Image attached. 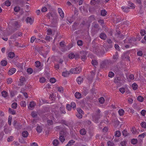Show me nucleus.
<instances>
[{
    "instance_id": "obj_29",
    "label": "nucleus",
    "mask_w": 146,
    "mask_h": 146,
    "mask_svg": "<svg viewBox=\"0 0 146 146\" xmlns=\"http://www.w3.org/2000/svg\"><path fill=\"white\" fill-rule=\"evenodd\" d=\"M46 80L43 77H41L39 80V81L41 83H43L45 82Z\"/></svg>"
},
{
    "instance_id": "obj_18",
    "label": "nucleus",
    "mask_w": 146,
    "mask_h": 146,
    "mask_svg": "<svg viewBox=\"0 0 146 146\" xmlns=\"http://www.w3.org/2000/svg\"><path fill=\"white\" fill-rule=\"evenodd\" d=\"M35 105V103L33 102H31L29 104V106L28 107L30 109V108H33L34 106Z\"/></svg>"
},
{
    "instance_id": "obj_37",
    "label": "nucleus",
    "mask_w": 146,
    "mask_h": 146,
    "mask_svg": "<svg viewBox=\"0 0 146 146\" xmlns=\"http://www.w3.org/2000/svg\"><path fill=\"white\" fill-rule=\"evenodd\" d=\"M41 10L42 12H45L47 11V9L45 7H42Z\"/></svg>"
},
{
    "instance_id": "obj_17",
    "label": "nucleus",
    "mask_w": 146,
    "mask_h": 146,
    "mask_svg": "<svg viewBox=\"0 0 146 146\" xmlns=\"http://www.w3.org/2000/svg\"><path fill=\"white\" fill-rule=\"evenodd\" d=\"M121 135V133L119 131H117L115 133V136L117 137H119Z\"/></svg>"
},
{
    "instance_id": "obj_19",
    "label": "nucleus",
    "mask_w": 146,
    "mask_h": 146,
    "mask_svg": "<svg viewBox=\"0 0 146 146\" xmlns=\"http://www.w3.org/2000/svg\"><path fill=\"white\" fill-rule=\"evenodd\" d=\"M132 87L133 90H135L137 89L138 86L136 83H134L133 84Z\"/></svg>"
},
{
    "instance_id": "obj_62",
    "label": "nucleus",
    "mask_w": 146,
    "mask_h": 146,
    "mask_svg": "<svg viewBox=\"0 0 146 146\" xmlns=\"http://www.w3.org/2000/svg\"><path fill=\"white\" fill-rule=\"evenodd\" d=\"M58 90L61 93H62L63 92V88L62 87L58 88Z\"/></svg>"
},
{
    "instance_id": "obj_6",
    "label": "nucleus",
    "mask_w": 146,
    "mask_h": 146,
    "mask_svg": "<svg viewBox=\"0 0 146 146\" xmlns=\"http://www.w3.org/2000/svg\"><path fill=\"white\" fill-rule=\"evenodd\" d=\"M34 19H32L31 18L28 17L26 19V21L27 23H29L30 24H32L33 21H34Z\"/></svg>"
},
{
    "instance_id": "obj_22",
    "label": "nucleus",
    "mask_w": 146,
    "mask_h": 146,
    "mask_svg": "<svg viewBox=\"0 0 146 146\" xmlns=\"http://www.w3.org/2000/svg\"><path fill=\"white\" fill-rule=\"evenodd\" d=\"M1 94L2 96L4 97H6L8 95V93L5 91H3L1 92Z\"/></svg>"
},
{
    "instance_id": "obj_1",
    "label": "nucleus",
    "mask_w": 146,
    "mask_h": 146,
    "mask_svg": "<svg viewBox=\"0 0 146 146\" xmlns=\"http://www.w3.org/2000/svg\"><path fill=\"white\" fill-rule=\"evenodd\" d=\"M100 110L98 109L96 113L92 115V118L93 121L95 123H97L98 122V120L101 117V115L100 114Z\"/></svg>"
},
{
    "instance_id": "obj_23",
    "label": "nucleus",
    "mask_w": 146,
    "mask_h": 146,
    "mask_svg": "<svg viewBox=\"0 0 146 146\" xmlns=\"http://www.w3.org/2000/svg\"><path fill=\"white\" fill-rule=\"evenodd\" d=\"M1 64L3 66H6L7 64V61L5 60H3L1 62Z\"/></svg>"
},
{
    "instance_id": "obj_8",
    "label": "nucleus",
    "mask_w": 146,
    "mask_h": 146,
    "mask_svg": "<svg viewBox=\"0 0 146 146\" xmlns=\"http://www.w3.org/2000/svg\"><path fill=\"white\" fill-rule=\"evenodd\" d=\"M22 35V33L20 32H19L17 34H14V35L11 36V38H15L17 37L18 36H20Z\"/></svg>"
},
{
    "instance_id": "obj_15",
    "label": "nucleus",
    "mask_w": 146,
    "mask_h": 146,
    "mask_svg": "<svg viewBox=\"0 0 146 146\" xmlns=\"http://www.w3.org/2000/svg\"><path fill=\"white\" fill-rule=\"evenodd\" d=\"M75 97L78 99H79L81 98V94L78 92H76L75 94Z\"/></svg>"
},
{
    "instance_id": "obj_10",
    "label": "nucleus",
    "mask_w": 146,
    "mask_h": 146,
    "mask_svg": "<svg viewBox=\"0 0 146 146\" xmlns=\"http://www.w3.org/2000/svg\"><path fill=\"white\" fill-rule=\"evenodd\" d=\"M22 135L24 137H27L29 135V133L27 131H25L22 133Z\"/></svg>"
},
{
    "instance_id": "obj_2",
    "label": "nucleus",
    "mask_w": 146,
    "mask_h": 146,
    "mask_svg": "<svg viewBox=\"0 0 146 146\" xmlns=\"http://www.w3.org/2000/svg\"><path fill=\"white\" fill-rule=\"evenodd\" d=\"M77 71H76V68H73L71 69L70 70V73L72 74H79L81 71L82 69L80 67H79L77 68Z\"/></svg>"
},
{
    "instance_id": "obj_56",
    "label": "nucleus",
    "mask_w": 146,
    "mask_h": 146,
    "mask_svg": "<svg viewBox=\"0 0 146 146\" xmlns=\"http://www.w3.org/2000/svg\"><path fill=\"white\" fill-rule=\"evenodd\" d=\"M20 7L18 6H16L14 8V10L15 11L18 12L20 9Z\"/></svg>"
},
{
    "instance_id": "obj_5",
    "label": "nucleus",
    "mask_w": 146,
    "mask_h": 146,
    "mask_svg": "<svg viewBox=\"0 0 146 146\" xmlns=\"http://www.w3.org/2000/svg\"><path fill=\"white\" fill-rule=\"evenodd\" d=\"M16 70L15 68H12L8 71V74L10 75H12L15 72Z\"/></svg>"
},
{
    "instance_id": "obj_47",
    "label": "nucleus",
    "mask_w": 146,
    "mask_h": 146,
    "mask_svg": "<svg viewBox=\"0 0 146 146\" xmlns=\"http://www.w3.org/2000/svg\"><path fill=\"white\" fill-rule=\"evenodd\" d=\"M122 134L124 136L126 137L128 135V133L126 130H124L122 132Z\"/></svg>"
},
{
    "instance_id": "obj_49",
    "label": "nucleus",
    "mask_w": 146,
    "mask_h": 146,
    "mask_svg": "<svg viewBox=\"0 0 146 146\" xmlns=\"http://www.w3.org/2000/svg\"><path fill=\"white\" fill-rule=\"evenodd\" d=\"M141 127L144 128H146V123L145 122H142L141 124Z\"/></svg>"
},
{
    "instance_id": "obj_9",
    "label": "nucleus",
    "mask_w": 146,
    "mask_h": 146,
    "mask_svg": "<svg viewBox=\"0 0 146 146\" xmlns=\"http://www.w3.org/2000/svg\"><path fill=\"white\" fill-rule=\"evenodd\" d=\"M69 74L70 73L68 71L66 70L65 72H62V75L64 77H67L69 76Z\"/></svg>"
},
{
    "instance_id": "obj_30",
    "label": "nucleus",
    "mask_w": 146,
    "mask_h": 146,
    "mask_svg": "<svg viewBox=\"0 0 146 146\" xmlns=\"http://www.w3.org/2000/svg\"><path fill=\"white\" fill-rule=\"evenodd\" d=\"M13 82V80L11 78H9L7 79V83L8 84H10Z\"/></svg>"
},
{
    "instance_id": "obj_12",
    "label": "nucleus",
    "mask_w": 146,
    "mask_h": 146,
    "mask_svg": "<svg viewBox=\"0 0 146 146\" xmlns=\"http://www.w3.org/2000/svg\"><path fill=\"white\" fill-rule=\"evenodd\" d=\"M100 37L102 39L104 40L106 39V36L105 34L104 33H102L100 35Z\"/></svg>"
},
{
    "instance_id": "obj_52",
    "label": "nucleus",
    "mask_w": 146,
    "mask_h": 146,
    "mask_svg": "<svg viewBox=\"0 0 146 146\" xmlns=\"http://www.w3.org/2000/svg\"><path fill=\"white\" fill-rule=\"evenodd\" d=\"M125 89L124 88H121L119 89L120 92L122 94H123L125 92Z\"/></svg>"
},
{
    "instance_id": "obj_13",
    "label": "nucleus",
    "mask_w": 146,
    "mask_h": 146,
    "mask_svg": "<svg viewBox=\"0 0 146 146\" xmlns=\"http://www.w3.org/2000/svg\"><path fill=\"white\" fill-rule=\"evenodd\" d=\"M60 110L61 113L64 114L66 113L65 110L64 106H62L60 107Z\"/></svg>"
},
{
    "instance_id": "obj_43",
    "label": "nucleus",
    "mask_w": 146,
    "mask_h": 146,
    "mask_svg": "<svg viewBox=\"0 0 146 146\" xmlns=\"http://www.w3.org/2000/svg\"><path fill=\"white\" fill-rule=\"evenodd\" d=\"M59 139L62 142H64L65 140V139L64 136L62 135H60L59 137Z\"/></svg>"
},
{
    "instance_id": "obj_35",
    "label": "nucleus",
    "mask_w": 146,
    "mask_h": 146,
    "mask_svg": "<svg viewBox=\"0 0 146 146\" xmlns=\"http://www.w3.org/2000/svg\"><path fill=\"white\" fill-rule=\"evenodd\" d=\"M137 100L141 102H142L143 100V98L141 96H138L137 98Z\"/></svg>"
},
{
    "instance_id": "obj_42",
    "label": "nucleus",
    "mask_w": 146,
    "mask_h": 146,
    "mask_svg": "<svg viewBox=\"0 0 146 146\" xmlns=\"http://www.w3.org/2000/svg\"><path fill=\"white\" fill-rule=\"evenodd\" d=\"M31 115L32 117H35L37 116V114L36 112L34 111H32L31 112Z\"/></svg>"
},
{
    "instance_id": "obj_4",
    "label": "nucleus",
    "mask_w": 146,
    "mask_h": 146,
    "mask_svg": "<svg viewBox=\"0 0 146 146\" xmlns=\"http://www.w3.org/2000/svg\"><path fill=\"white\" fill-rule=\"evenodd\" d=\"M58 10L60 16L62 18H64V14L62 9L60 8H58Z\"/></svg>"
},
{
    "instance_id": "obj_21",
    "label": "nucleus",
    "mask_w": 146,
    "mask_h": 146,
    "mask_svg": "<svg viewBox=\"0 0 146 146\" xmlns=\"http://www.w3.org/2000/svg\"><path fill=\"white\" fill-rule=\"evenodd\" d=\"M80 132L81 135H84L86 134V131L85 129H83L80 131Z\"/></svg>"
},
{
    "instance_id": "obj_55",
    "label": "nucleus",
    "mask_w": 146,
    "mask_h": 146,
    "mask_svg": "<svg viewBox=\"0 0 146 146\" xmlns=\"http://www.w3.org/2000/svg\"><path fill=\"white\" fill-rule=\"evenodd\" d=\"M71 107L73 108H75L76 107V105L75 102H72L71 103Z\"/></svg>"
},
{
    "instance_id": "obj_64",
    "label": "nucleus",
    "mask_w": 146,
    "mask_h": 146,
    "mask_svg": "<svg viewBox=\"0 0 146 146\" xmlns=\"http://www.w3.org/2000/svg\"><path fill=\"white\" fill-rule=\"evenodd\" d=\"M146 135V133H143L139 135V137H142L143 138Z\"/></svg>"
},
{
    "instance_id": "obj_39",
    "label": "nucleus",
    "mask_w": 146,
    "mask_h": 146,
    "mask_svg": "<svg viewBox=\"0 0 146 146\" xmlns=\"http://www.w3.org/2000/svg\"><path fill=\"white\" fill-rule=\"evenodd\" d=\"M5 4L7 7L11 5L10 2L9 0H7L5 1Z\"/></svg>"
},
{
    "instance_id": "obj_41",
    "label": "nucleus",
    "mask_w": 146,
    "mask_h": 146,
    "mask_svg": "<svg viewBox=\"0 0 146 146\" xmlns=\"http://www.w3.org/2000/svg\"><path fill=\"white\" fill-rule=\"evenodd\" d=\"M114 73L111 71L109 73L108 76L110 78H112L114 76Z\"/></svg>"
},
{
    "instance_id": "obj_28",
    "label": "nucleus",
    "mask_w": 146,
    "mask_h": 146,
    "mask_svg": "<svg viewBox=\"0 0 146 146\" xmlns=\"http://www.w3.org/2000/svg\"><path fill=\"white\" fill-rule=\"evenodd\" d=\"M137 142V140L136 139H133L131 140V143L133 144H135Z\"/></svg>"
},
{
    "instance_id": "obj_58",
    "label": "nucleus",
    "mask_w": 146,
    "mask_h": 146,
    "mask_svg": "<svg viewBox=\"0 0 146 146\" xmlns=\"http://www.w3.org/2000/svg\"><path fill=\"white\" fill-rule=\"evenodd\" d=\"M113 58L115 60H117L118 58V55L117 53L115 54L113 56Z\"/></svg>"
},
{
    "instance_id": "obj_20",
    "label": "nucleus",
    "mask_w": 146,
    "mask_h": 146,
    "mask_svg": "<svg viewBox=\"0 0 146 146\" xmlns=\"http://www.w3.org/2000/svg\"><path fill=\"white\" fill-rule=\"evenodd\" d=\"M15 54L14 52H10L9 53L8 56L10 58H13L15 56Z\"/></svg>"
},
{
    "instance_id": "obj_7",
    "label": "nucleus",
    "mask_w": 146,
    "mask_h": 146,
    "mask_svg": "<svg viewBox=\"0 0 146 146\" xmlns=\"http://www.w3.org/2000/svg\"><path fill=\"white\" fill-rule=\"evenodd\" d=\"M25 82V79L24 78H22L20 79V82L18 84V86H21L23 85Z\"/></svg>"
},
{
    "instance_id": "obj_25",
    "label": "nucleus",
    "mask_w": 146,
    "mask_h": 146,
    "mask_svg": "<svg viewBox=\"0 0 146 146\" xmlns=\"http://www.w3.org/2000/svg\"><path fill=\"white\" fill-rule=\"evenodd\" d=\"M99 102L101 104H103L104 103L105 100L103 97H101L99 99Z\"/></svg>"
},
{
    "instance_id": "obj_44",
    "label": "nucleus",
    "mask_w": 146,
    "mask_h": 146,
    "mask_svg": "<svg viewBox=\"0 0 146 146\" xmlns=\"http://www.w3.org/2000/svg\"><path fill=\"white\" fill-rule=\"evenodd\" d=\"M77 110L78 112V113H80L83 114L84 113L83 111L80 108H78Z\"/></svg>"
},
{
    "instance_id": "obj_57",
    "label": "nucleus",
    "mask_w": 146,
    "mask_h": 146,
    "mask_svg": "<svg viewBox=\"0 0 146 146\" xmlns=\"http://www.w3.org/2000/svg\"><path fill=\"white\" fill-rule=\"evenodd\" d=\"M56 80L54 78H51L50 79V82L52 83H55L56 82Z\"/></svg>"
},
{
    "instance_id": "obj_61",
    "label": "nucleus",
    "mask_w": 146,
    "mask_h": 146,
    "mask_svg": "<svg viewBox=\"0 0 146 146\" xmlns=\"http://www.w3.org/2000/svg\"><path fill=\"white\" fill-rule=\"evenodd\" d=\"M141 113L143 116H144L145 115L146 113V111L144 110H142L141 111Z\"/></svg>"
},
{
    "instance_id": "obj_53",
    "label": "nucleus",
    "mask_w": 146,
    "mask_h": 146,
    "mask_svg": "<svg viewBox=\"0 0 146 146\" xmlns=\"http://www.w3.org/2000/svg\"><path fill=\"white\" fill-rule=\"evenodd\" d=\"M76 116L79 119H81L82 117V114L78 113L76 115Z\"/></svg>"
},
{
    "instance_id": "obj_16",
    "label": "nucleus",
    "mask_w": 146,
    "mask_h": 146,
    "mask_svg": "<svg viewBox=\"0 0 146 146\" xmlns=\"http://www.w3.org/2000/svg\"><path fill=\"white\" fill-rule=\"evenodd\" d=\"M59 144V141L57 139H54L53 141V144L54 146H58Z\"/></svg>"
},
{
    "instance_id": "obj_14",
    "label": "nucleus",
    "mask_w": 146,
    "mask_h": 146,
    "mask_svg": "<svg viewBox=\"0 0 146 146\" xmlns=\"http://www.w3.org/2000/svg\"><path fill=\"white\" fill-rule=\"evenodd\" d=\"M118 113L120 116H122L124 114V111L122 109H120L118 111Z\"/></svg>"
},
{
    "instance_id": "obj_51",
    "label": "nucleus",
    "mask_w": 146,
    "mask_h": 146,
    "mask_svg": "<svg viewBox=\"0 0 146 146\" xmlns=\"http://www.w3.org/2000/svg\"><path fill=\"white\" fill-rule=\"evenodd\" d=\"M140 33L142 36H144L145 34V31L144 30H141L140 31Z\"/></svg>"
},
{
    "instance_id": "obj_63",
    "label": "nucleus",
    "mask_w": 146,
    "mask_h": 146,
    "mask_svg": "<svg viewBox=\"0 0 146 146\" xmlns=\"http://www.w3.org/2000/svg\"><path fill=\"white\" fill-rule=\"evenodd\" d=\"M126 142L125 141H123L120 144L122 146H125L126 145Z\"/></svg>"
},
{
    "instance_id": "obj_11",
    "label": "nucleus",
    "mask_w": 146,
    "mask_h": 146,
    "mask_svg": "<svg viewBox=\"0 0 146 146\" xmlns=\"http://www.w3.org/2000/svg\"><path fill=\"white\" fill-rule=\"evenodd\" d=\"M76 80L78 84H80L83 82V78L80 77H78L76 79Z\"/></svg>"
},
{
    "instance_id": "obj_32",
    "label": "nucleus",
    "mask_w": 146,
    "mask_h": 146,
    "mask_svg": "<svg viewBox=\"0 0 146 146\" xmlns=\"http://www.w3.org/2000/svg\"><path fill=\"white\" fill-rule=\"evenodd\" d=\"M75 56V55L74 53L70 54L68 55L69 57L71 59L74 58Z\"/></svg>"
},
{
    "instance_id": "obj_59",
    "label": "nucleus",
    "mask_w": 146,
    "mask_h": 146,
    "mask_svg": "<svg viewBox=\"0 0 146 146\" xmlns=\"http://www.w3.org/2000/svg\"><path fill=\"white\" fill-rule=\"evenodd\" d=\"M129 78L130 80H133L134 78V75L132 74H130L129 76Z\"/></svg>"
},
{
    "instance_id": "obj_60",
    "label": "nucleus",
    "mask_w": 146,
    "mask_h": 146,
    "mask_svg": "<svg viewBox=\"0 0 146 146\" xmlns=\"http://www.w3.org/2000/svg\"><path fill=\"white\" fill-rule=\"evenodd\" d=\"M35 39L36 38L34 36H32L31 38V42L32 43H33Z\"/></svg>"
},
{
    "instance_id": "obj_54",
    "label": "nucleus",
    "mask_w": 146,
    "mask_h": 146,
    "mask_svg": "<svg viewBox=\"0 0 146 146\" xmlns=\"http://www.w3.org/2000/svg\"><path fill=\"white\" fill-rule=\"evenodd\" d=\"M52 38L49 36H46L45 37V40L47 41H50L51 40H52Z\"/></svg>"
},
{
    "instance_id": "obj_26",
    "label": "nucleus",
    "mask_w": 146,
    "mask_h": 146,
    "mask_svg": "<svg viewBox=\"0 0 146 146\" xmlns=\"http://www.w3.org/2000/svg\"><path fill=\"white\" fill-rule=\"evenodd\" d=\"M75 142L73 140H70L68 142L66 146H70L72 145Z\"/></svg>"
},
{
    "instance_id": "obj_33",
    "label": "nucleus",
    "mask_w": 146,
    "mask_h": 146,
    "mask_svg": "<svg viewBox=\"0 0 146 146\" xmlns=\"http://www.w3.org/2000/svg\"><path fill=\"white\" fill-rule=\"evenodd\" d=\"M92 63L93 65H97L98 64V62L96 60H92Z\"/></svg>"
},
{
    "instance_id": "obj_50",
    "label": "nucleus",
    "mask_w": 146,
    "mask_h": 146,
    "mask_svg": "<svg viewBox=\"0 0 146 146\" xmlns=\"http://www.w3.org/2000/svg\"><path fill=\"white\" fill-rule=\"evenodd\" d=\"M129 5L130 6V7H131V8L132 9H134L135 8V6L134 4L132 3H129Z\"/></svg>"
},
{
    "instance_id": "obj_38",
    "label": "nucleus",
    "mask_w": 146,
    "mask_h": 146,
    "mask_svg": "<svg viewBox=\"0 0 146 146\" xmlns=\"http://www.w3.org/2000/svg\"><path fill=\"white\" fill-rule=\"evenodd\" d=\"M77 44L79 46H81L83 45V42L82 40H79L77 41Z\"/></svg>"
},
{
    "instance_id": "obj_45",
    "label": "nucleus",
    "mask_w": 146,
    "mask_h": 146,
    "mask_svg": "<svg viewBox=\"0 0 146 146\" xmlns=\"http://www.w3.org/2000/svg\"><path fill=\"white\" fill-rule=\"evenodd\" d=\"M35 66L37 67H39L40 66V63L39 61H36L35 62Z\"/></svg>"
},
{
    "instance_id": "obj_46",
    "label": "nucleus",
    "mask_w": 146,
    "mask_h": 146,
    "mask_svg": "<svg viewBox=\"0 0 146 146\" xmlns=\"http://www.w3.org/2000/svg\"><path fill=\"white\" fill-rule=\"evenodd\" d=\"M21 105L22 107H25L26 106V103L25 101H22L21 102Z\"/></svg>"
},
{
    "instance_id": "obj_27",
    "label": "nucleus",
    "mask_w": 146,
    "mask_h": 146,
    "mask_svg": "<svg viewBox=\"0 0 146 146\" xmlns=\"http://www.w3.org/2000/svg\"><path fill=\"white\" fill-rule=\"evenodd\" d=\"M36 130L37 132L39 133L41 132L42 130L41 128L39 126H37V127Z\"/></svg>"
},
{
    "instance_id": "obj_40",
    "label": "nucleus",
    "mask_w": 146,
    "mask_h": 146,
    "mask_svg": "<svg viewBox=\"0 0 146 146\" xmlns=\"http://www.w3.org/2000/svg\"><path fill=\"white\" fill-rule=\"evenodd\" d=\"M17 104L16 103H13L12 104V108L13 109H15L17 107Z\"/></svg>"
},
{
    "instance_id": "obj_3",
    "label": "nucleus",
    "mask_w": 146,
    "mask_h": 146,
    "mask_svg": "<svg viewBox=\"0 0 146 146\" xmlns=\"http://www.w3.org/2000/svg\"><path fill=\"white\" fill-rule=\"evenodd\" d=\"M122 77H117L115 78L114 82L118 85H121L123 84V82L122 81Z\"/></svg>"
},
{
    "instance_id": "obj_24",
    "label": "nucleus",
    "mask_w": 146,
    "mask_h": 146,
    "mask_svg": "<svg viewBox=\"0 0 146 146\" xmlns=\"http://www.w3.org/2000/svg\"><path fill=\"white\" fill-rule=\"evenodd\" d=\"M27 72L29 74H31L33 72V70L31 68H29L27 69Z\"/></svg>"
},
{
    "instance_id": "obj_34",
    "label": "nucleus",
    "mask_w": 146,
    "mask_h": 146,
    "mask_svg": "<svg viewBox=\"0 0 146 146\" xmlns=\"http://www.w3.org/2000/svg\"><path fill=\"white\" fill-rule=\"evenodd\" d=\"M107 12L105 10H102L101 12V15L102 16H105L106 15Z\"/></svg>"
},
{
    "instance_id": "obj_31",
    "label": "nucleus",
    "mask_w": 146,
    "mask_h": 146,
    "mask_svg": "<svg viewBox=\"0 0 146 146\" xmlns=\"http://www.w3.org/2000/svg\"><path fill=\"white\" fill-rule=\"evenodd\" d=\"M121 8L124 12H127L128 11L129 9V8H128L125 7H122Z\"/></svg>"
},
{
    "instance_id": "obj_36",
    "label": "nucleus",
    "mask_w": 146,
    "mask_h": 146,
    "mask_svg": "<svg viewBox=\"0 0 146 146\" xmlns=\"http://www.w3.org/2000/svg\"><path fill=\"white\" fill-rule=\"evenodd\" d=\"M9 112L12 114H15V111H14V110L12 109L11 108H9Z\"/></svg>"
},
{
    "instance_id": "obj_48",
    "label": "nucleus",
    "mask_w": 146,
    "mask_h": 146,
    "mask_svg": "<svg viewBox=\"0 0 146 146\" xmlns=\"http://www.w3.org/2000/svg\"><path fill=\"white\" fill-rule=\"evenodd\" d=\"M66 108L68 111H70L71 110V106L69 104H67Z\"/></svg>"
}]
</instances>
